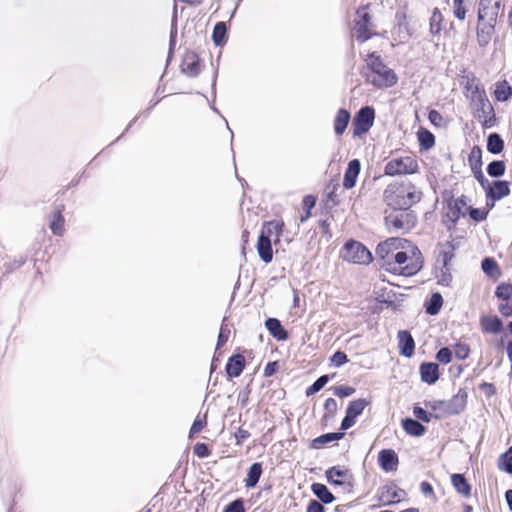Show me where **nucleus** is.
I'll return each instance as SVG.
<instances>
[{
  "label": "nucleus",
  "instance_id": "obj_23",
  "mask_svg": "<svg viewBox=\"0 0 512 512\" xmlns=\"http://www.w3.org/2000/svg\"><path fill=\"white\" fill-rule=\"evenodd\" d=\"M265 327L273 338L278 341H285L289 338L288 331L284 328L281 321L274 317H269L265 321Z\"/></svg>",
  "mask_w": 512,
  "mask_h": 512
},
{
  "label": "nucleus",
  "instance_id": "obj_42",
  "mask_svg": "<svg viewBox=\"0 0 512 512\" xmlns=\"http://www.w3.org/2000/svg\"><path fill=\"white\" fill-rule=\"evenodd\" d=\"M444 18L438 8H434L429 23V31L433 36L439 35L442 30V22Z\"/></svg>",
  "mask_w": 512,
  "mask_h": 512
},
{
  "label": "nucleus",
  "instance_id": "obj_19",
  "mask_svg": "<svg viewBox=\"0 0 512 512\" xmlns=\"http://www.w3.org/2000/svg\"><path fill=\"white\" fill-rule=\"evenodd\" d=\"M463 215L464 214L458 204L448 201L446 204V212L443 215V224L446 226L448 231H452L455 229L458 220Z\"/></svg>",
  "mask_w": 512,
  "mask_h": 512
},
{
  "label": "nucleus",
  "instance_id": "obj_52",
  "mask_svg": "<svg viewBox=\"0 0 512 512\" xmlns=\"http://www.w3.org/2000/svg\"><path fill=\"white\" fill-rule=\"evenodd\" d=\"M469 217L475 222H482L487 219L488 210L485 208L468 207Z\"/></svg>",
  "mask_w": 512,
  "mask_h": 512
},
{
  "label": "nucleus",
  "instance_id": "obj_5",
  "mask_svg": "<svg viewBox=\"0 0 512 512\" xmlns=\"http://www.w3.org/2000/svg\"><path fill=\"white\" fill-rule=\"evenodd\" d=\"M471 105L477 112V117L479 119L482 117L484 118L481 121L482 127L484 129H489L496 125L497 119L494 108L490 103L486 92L478 93V95H476L474 99L471 100Z\"/></svg>",
  "mask_w": 512,
  "mask_h": 512
},
{
  "label": "nucleus",
  "instance_id": "obj_27",
  "mask_svg": "<svg viewBox=\"0 0 512 512\" xmlns=\"http://www.w3.org/2000/svg\"><path fill=\"white\" fill-rule=\"evenodd\" d=\"M182 72L188 77H197L200 73V59L195 53L187 54L182 67Z\"/></svg>",
  "mask_w": 512,
  "mask_h": 512
},
{
  "label": "nucleus",
  "instance_id": "obj_33",
  "mask_svg": "<svg viewBox=\"0 0 512 512\" xmlns=\"http://www.w3.org/2000/svg\"><path fill=\"white\" fill-rule=\"evenodd\" d=\"M228 25L225 21L217 22L213 28L212 40L215 46L222 47L227 42Z\"/></svg>",
  "mask_w": 512,
  "mask_h": 512
},
{
  "label": "nucleus",
  "instance_id": "obj_54",
  "mask_svg": "<svg viewBox=\"0 0 512 512\" xmlns=\"http://www.w3.org/2000/svg\"><path fill=\"white\" fill-rule=\"evenodd\" d=\"M413 414L418 421L424 423H429L432 420V418H434V415L432 413L428 412L426 409L418 405H415L413 407Z\"/></svg>",
  "mask_w": 512,
  "mask_h": 512
},
{
  "label": "nucleus",
  "instance_id": "obj_57",
  "mask_svg": "<svg viewBox=\"0 0 512 512\" xmlns=\"http://www.w3.org/2000/svg\"><path fill=\"white\" fill-rule=\"evenodd\" d=\"M503 302L499 305L498 310L504 317L512 316V297H497Z\"/></svg>",
  "mask_w": 512,
  "mask_h": 512
},
{
  "label": "nucleus",
  "instance_id": "obj_4",
  "mask_svg": "<svg viewBox=\"0 0 512 512\" xmlns=\"http://www.w3.org/2000/svg\"><path fill=\"white\" fill-rule=\"evenodd\" d=\"M343 260L360 265H368L372 262L373 256L370 250L361 242L354 239L348 240L340 251Z\"/></svg>",
  "mask_w": 512,
  "mask_h": 512
},
{
  "label": "nucleus",
  "instance_id": "obj_15",
  "mask_svg": "<svg viewBox=\"0 0 512 512\" xmlns=\"http://www.w3.org/2000/svg\"><path fill=\"white\" fill-rule=\"evenodd\" d=\"M485 194L490 200H500L510 194V184L506 180H494L485 188Z\"/></svg>",
  "mask_w": 512,
  "mask_h": 512
},
{
  "label": "nucleus",
  "instance_id": "obj_43",
  "mask_svg": "<svg viewBox=\"0 0 512 512\" xmlns=\"http://www.w3.org/2000/svg\"><path fill=\"white\" fill-rule=\"evenodd\" d=\"M464 78L466 79L464 87L466 90L471 92V100L474 99L478 93L485 92V90L481 88L479 80L473 73L466 75Z\"/></svg>",
  "mask_w": 512,
  "mask_h": 512
},
{
  "label": "nucleus",
  "instance_id": "obj_37",
  "mask_svg": "<svg viewBox=\"0 0 512 512\" xmlns=\"http://www.w3.org/2000/svg\"><path fill=\"white\" fill-rule=\"evenodd\" d=\"M505 147L504 140L501 135L493 132L487 137V151L493 155L500 154Z\"/></svg>",
  "mask_w": 512,
  "mask_h": 512
},
{
  "label": "nucleus",
  "instance_id": "obj_29",
  "mask_svg": "<svg viewBox=\"0 0 512 512\" xmlns=\"http://www.w3.org/2000/svg\"><path fill=\"white\" fill-rule=\"evenodd\" d=\"M344 435L345 434L343 432H329L322 434L311 441L310 448L316 450L321 449L327 444L342 439Z\"/></svg>",
  "mask_w": 512,
  "mask_h": 512
},
{
  "label": "nucleus",
  "instance_id": "obj_2",
  "mask_svg": "<svg viewBox=\"0 0 512 512\" xmlns=\"http://www.w3.org/2000/svg\"><path fill=\"white\" fill-rule=\"evenodd\" d=\"M421 197L422 192L410 181L395 182L384 191V201L394 210H409Z\"/></svg>",
  "mask_w": 512,
  "mask_h": 512
},
{
  "label": "nucleus",
  "instance_id": "obj_12",
  "mask_svg": "<svg viewBox=\"0 0 512 512\" xmlns=\"http://www.w3.org/2000/svg\"><path fill=\"white\" fill-rule=\"evenodd\" d=\"M380 499L384 506H390L398 503L406 492L399 488L394 482H390L379 488Z\"/></svg>",
  "mask_w": 512,
  "mask_h": 512
},
{
  "label": "nucleus",
  "instance_id": "obj_59",
  "mask_svg": "<svg viewBox=\"0 0 512 512\" xmlns=\"http://www.w3.org/2000/svg\"><path fill=\"white\" fill-rule=\"evenodd\" d=\"M452 351L448 347L440 348L436 353V360L442 364H449L452 361Z\"/></svg>",
  "mask_w": 512,
  "mask_h": 512
},
{
  "label": "nucleus",
  "instance_id": "obj_51",
  "mask_svg": "<svg viewBox=\"0 0 512 512\" xmlns=\"http://www.w3.org/2000/svg\"><path fill=\"white\" fill-rule=\"evenodd\" d=\"M438 284L442 286H450L452 282V274L450 266H441L439 273L436 275Z\"/></svg>",
  "mask_w": 512,
  "mask_h": 512
},
{
  "label": "nucleus",
  "instance_id": "obj_39",
  "mask_svg": "<svg viewBox=\"0 0 512 512\" xmlns=\"http://www.w3.org/2000/svg\"><path fill=\"white\" fill-rule=\"evenodd\" d=\"M176 39H177V11L176 7H174V12L171 20V29H170V36H169V48H168V56H167V63L171 60L174 49L176 46Z\"/></svg>",
  "mask_w": 512,
  "mask_h": 512
},
{
  "label": "nucleus",
  "instance_id": "obj_24",
  "mask_svg": "<svg viewBox=\"0 0 512 512\" xmlns=\"http://www.w3.org/2000/svg\"><path fill=\"white\" fill-rule=\"evenodd\" d=\"M480 326L483 333L498 334L503 330V321L496 315H483L480 317Z\"/></svg>",
  "mask_w": 512,
  "mask_h": 512
},
{
  "label": "nucleus",
  "instance_id": "obj_18",
  "mask_svg": "<svg viewBox=\"0 0 512 512\" xmlns=\"http://www.w3.org/2000/svg\"><path fill=\"white\" fill-rule=\"evenodd\" d=\"M360 171L361 162L359 159H352L348 162L343 178V187L345 189H352L356 185Z\"/></svg>",
  "mask_w": 512,
  "mask_h": 512
},
{
  "label": "nucleus",
  "instance_id": "obj_22",
  "mask_svg": "<svg viewBox=\"0 0 512 512\" xmlns=\"http://www.w3.org/2000/svg\"><path fill=\"white\" fill-rule=\"evenodd\" d=\"M494 22L489 20H484L483 22H478L477 27V41L480 47H485L489 44L492 39V35L495 30Z\"/></svg>",
  "mask_w": 512,
  "mask_h": 512
},
{
  "label": "nucleus",
  "instance_id": "obj_38",
  "mask_svg": "<svg viewBox=\"0 0 512 512\" xmlns=\"http://www.w3.org/2000/svg\"><path fill=\"white\" fill-rule=\"evenodd\" d=\"M420 150L427 151L435 145L434 134L426 128L421 127L417 132Z\"/></svg>",
  "mask_w": 512,
  "mask_h": 512
},
{
  "label": "nucleus",
  "instance_id": "obj_64",
  "mask_svg": "<svg viewBox=\"0 0 512 512\" xmlns=\"http://www.w3.org/2000/svg\"><path fill=\"white\" fill-rule=\"evenodd\" d=\"M324 409H325V418L327 416H330V417H334L337 413V410H338V405H337V402L334 398H328L326 399L325 403H324Z\"/></svg>",
  "mask_w": 512,
  "mask_h": 512
},
{
  "label": "nucleus",
  "instance_id": "obj_31",
  "mask_svg": "<svg viewBox=\"0 0 512 512\" xmlns=\"http://www.w3.org/2000/svg\"><path fill=\"white\" fill-rule=\"evenodd\" d=\"M263 473L262 463L254 462L247 471V476L244 479L245 487L247 489L254 488Z\"/></svg>",
  "mask_w": 512,
  "mask_h": 512
},
{
  "label": "nucleus",
  "instance_id": "obj_40",
  "mask_svg": "<svg viewBox=\"0 0 512 512\" xmlns=\"http://www.w3.org/2000/svg\"><path fill=\"white\" fill-rule=\"evenodd\" d=\"M483 272L489 277H498L501 274L497 261L492 257H485L481 262Z\"/></svg>",
  "mask_w": 512,
  "mask_h": 512
},
{
  "label": "nucleus",
  "instance_id": "obj_3",
  "mask_svg": "<svg viewBox=\"0 0 512 512\" xmlns=\"http://www.w3.org/2000/svg\"><path fill=\"white\" fill-rule=\"evenodd\" d=\"M367 68L371 70L375 76L372 78L367 76L366 81L377 88H389L394 86L398 77L396 73L383 62L380 55L371 52L366 58Z\"/></svg>",
  "mask_w": 512,
  "mask_h": 512
},
{
  "label": "nucleus",
  "instance_id": "obj_61",
  "mask_svg": "<svg viewBox=\"0 0 512 512\" xmlns=\"http://www.w3.org/2000/svg\"><path fill=\"white\" fill-rule=\"evenodd\" d=\"M330 362L335 367H341L344 364L348 363L349 359L343 351L338 350L330 357Z\"/></svg>",
  "mask_w": 512,
  "mask_h": 512
},
{
  "label": "nucleus",
  "instance_id": "obj_10",
  "mask_svg": "<svg viewBox=\"0 0 512 512\" xmlns=\"http://www.w3.org/2000/svg\"><path fill=\"white\" fill-rule=\"evenodd\" d=\"M356 15L359 18L355 22L356 39L360 43H364L373 36L369 30V26L371 24V15L368 12V5L359 7L356 11Z\"/></svg>",
  "mask_w": 512,
  "mask_h": 512
},
{
  "label": "nucleus",
  "instance_id": "obj_47",
  "mask_svg": "<svg viewBox=\"0 0 512 512\" xmlns=\"http://www.w3.org/2000/svg\"><path fill=\"white\" fill-rule=\"evenodd\" d=\"M330 380V376L325 374L318 377L305 391V395L310 397L319 392Z\"/></svg>",
  "mask_w": 512,
  "mask_h": 512
},
{
  "label": "nucleus",
  "instance_id": "obj_1",
  "mask_svg": "<svg viewBox=\"0 0 512 512\" xmlns=\"http://www.w3.org/2000/svg\"><path fill=\"white\" fill-rule=\"evenodd\" d=\"M423 264L424 258L420 249L409 241L404 251H396L390 259L382 264V267L389 272L408 277L417 274L422 269Z\"/></svg>",
  "mask_w": 512,
  "mask_h": 512
},
{
  "label": "nucleus",
  "instance_id": "obj_11",
  "mask_svg": "<svg viewBox=\"0 0 512 512\" xmlns=\"http://www.w3.org/2000/svg\"><path fill=\"white\" fill-rule=\"evenodd\" d=\"M409 240L400 237H391L383 242H380L376 248V255L383 261V263L391 258L398 249H406Z\"/></svg>",
  "mask_w": 512,
  "mask_h": 512
},
{
  "label": "nucleus",
  "instance_id": "obj_50",
  "mask_svg": "<svg viewBox=\"0 0 512 512\" xmlns=\"http://www.w3.org/2000/svg\"><path fill=\"white\" fill-rule=\"evenodd\" d=\"M339 188V184H334L332 186V189L326 194L325 199H323V204L325 209L331 210L335 206L339 204V201L337 199L336 191Z\"/></svg>",
  "mask_w": 512,
  "mask_h": 512
},
{
  "label": "nucleus",
  "instance_id": "obj_8",
  "mask_svg": "<svg viewBox=\"0 0 512 512\" xmlns=\"http://www.w3.org/2000/svg\"><path fill=\"white\" fill-rule=\"evenodd\" d=\"M325 478L330 485L343 486L348 491L354 487V476L345 466H332L325 471Z\"/></svg>",
  "mask_w": 512,
  "mask_h": 512
},
{
  "label": "nucleus",
  "instance_id": "obj_21",
  "mask_svg": "<svg viewBox=\"0 0 512 512\" xmlns=\"http://www.w3.org/2000/svg\"><path fill=\"white\" fill-rule=\"evenodd\" d=\"M439 376V367L437 363L423 362L420 365V377L422 382L428 385L435 384L438 381Z\"/></svg>",
  "mask_w": 512,
  "mask_h": 512
},
{
  "label": "nucleus",
  "instance_id": "obj_9",
  "mask_svg": "<svg viewBox=\"0 0 512 512\" xmlns=\"http://www.w3.org/2000/svg\"><path fill=\"white\" fill-rule=\"evenodd\" d=\"M375 110L372 106H364L355 114L352 122L353 136H362L373 126Z\"/></svg>",
  "mask_w": 512,
  "mask_h": 512
},
{
  "label": "nucleus",
  "instance_id": "obj_46",
  "mask_svg": "<svg viewBox=\"0 0 512 512\" xmlns=\"http://www.w3.org/2000/svg\"><path fill=\"white\" fill-rule=\"evenodd\" d=\"M486 171L490 177L500 178L506 171L505 162L502 160H493L487 165Z\"/></svg>",
  "mask_w": 512,
  "mask_h": 512
},
{
  "label": "nucleus",
  "instance_id": "obj_45",
  "mask_svg": "<svg viewBox=\"0 0 512 512\" xmlns=\"http://www.w3.org/2000/svg\"><path fill=\"white\" fill-rule=\"evenodd\" d=\"M498 468L512 475V446L499 456Z\"/></svg>",
  "mask_w": 512,
  "mask_h": 512
},
{
  "label": "nucleus",
  "instance_id": "obj_44",
  "mask_svg": "<svg viewBox=\"0 0 512 512\" xmlns=\"http://www.w3.org/2000/svg\"><path fill=\"white\" fill-rule=\"evenodd\" d=\"M424 405L426 408H429L432 411L439 412L433 414L434 418L437 420H440L443 417L447 416V414L445 413V400H425Z\"/></svg>",
  "mask_w": 512,
  "mask_h": 512
},
{
  "label": "nucleus",
  "instance_id": "obj_34",
  "mask_svg": "<svg viewBox=\"0 0 512 512\" xmlns=\"http://www.w3.org/2000/svg\"><path fill=\"white\" fill-rule=\"evenodd\" d=\"M441 250L438 254L437 262H441L443 266H450V262L455 257L456 245L452 241L440 244Z\"/></svg>",
  "mask_w": 512,
  "mask_h": 512
},
{
  "label": "nucleus",
  "instance_id": "obj_36",
  "mask_svg": "<svg viewBox=\"0 0 512 512\" xmlns=\"http://www.w3.org/2000/svg\"><path fill=\"white\" fill-rule=\"evenodd\" d=\"M442 305V295L439 292H434L424 303L425 312L430 316H435L440 312Z\"/></svg>",
  "mask_w": 512,
  "mask_h": 512
},
{
  "label": "nucleus",
  "instance_id": "obj_6",
  "mask_svg": "<svg viewBox=\"0 0 512 512\" xmlns=\"http://www.w3.org/2000/svg\"><path fill=\"white\" fill-rule=\"evenodd\" d=\"M399 213H391L385 217L387 228L392 231H410L417 223V217L413 211L400 210Z\"/></svg>",
  "mask_w": 512,
  "mask_h": 512
},
{
  "label": "nucleus",
  "instance_id": "obj_20",
  "mask_svg": "<svg viewBox=\"0 0 512 512\" xmlns=\"http://www.w3.org/2000/svg\"><path fill=\"white\" fill-rule=\"evenodd\" d=\"M398 348L402 356L410 358L415 351V341L408 330L398 332Z\"/></svg>",
  "mask_w": 512,
  "mask_h": 512
},
{
  "label": "nucleus",
  "instance_id": "obj_35",
  "mask_svg": "<svg viewBox=\"0 0 512 512\" xmlns=\"http://www.w3.org/2000/svg\"><path fill=\"white\" fill-rule=\"evenodd\" d=\"M451 482L454 489L462 496L469 497L471 495V485L463 474H452Z\"/></svg>",
  "mask_w": 512,
  "mask_h": 512
},
{
  "label": "nucleus",
  "instance_id": "obj_25",
  "mask_svg": "<svg viewBox=\"0 0 512 512\" xmlns=\"http://www.w3.org/2000/svg\"><path fill=\"white\" fill-rule=\"evenodd\" d=\"M284 227V222L280 220H271L264 222L261 232L259 235H263L268 239H271L275 235L274 243L277 244L280 241V235Z\"/></svg>",
  "mask_w": 512,
  "mask_h": 512
},
{
  "label": "nucleus",
  "instance_id": "obj_62",
  "mask_svg": "<svg viewBox=\"0 0 512 512\" xmlns=\"http://www.w3.org/2000/svg\"><path fill=\"white\" fill-rule=\"evenodd\" d=\"M495 297H512V284L507 282L500 283L496 287Z\"/></svg>",
  "mask_w": 512,
  "mask_h": 512
},
{
  "label": "nucleus",
  "instance_id": "obj_32",
  "mask_svg": "<svg viewBox=\"0 0 512 512\" xmlns=\"http://www.w3.org/2000/svg\"><path fill=\"white\" fill-rule=\"evenodd\" d=\"M311 491L317 497L318 501L323 504H331L335 501V496L327 486L322 483H313L311 485Z\"/></svg>",
  "mask_w": 512,
  "mask_h": 512
},
{
  "label": "nucleus",
  "instance_id": "obj_49",
  "mask_svg": "<svg viewBox=\"0 0 512 512\" xmlns=\"http://www.w3.org/2000/svg\"><path fill=\"white\" fill-rule=\"evenodd\" d=\"M468 162L470 165V168H478L482 167L483 161H482V149L480 146L475 145L468 156Z\"/></svg>",
  "mask_w": 512,
  "mask_h": 512
},
{
  "label": "nucleus",
  "instance_id": "obj_7",
  "mask_svg": "<svg viewBox=\"0 0 512 512\" xmlns=\"http://www.w3.org/2000/svg\"><path fill=\"white\" fill-rule=\"evenodd\" d=\"M419 166L415 158L411 156L394 158L386 163L384 168L385 175H407L418 171Z\"/></svg>",
  "mask_w": 512,
  "mask_h": 512
},
{
  "label": "nucleus",
  "instance_id": "obj_14",
  "mask_svg": "<svg viewBox=\"0 0 512 512\" xmlns=\"http://www.w3.org/2000/svg\"><path fill=\"white\" fill-rule=\"evenodd\" d=\"M466 403L467 392L461 388L451 399L445 400V413L447 415H457L465 409Z\"/></svg>",
  "mask_w": 512,
  "mask_h": 512
},
{
  "label": "nucleus",
  "instance_id": "obj_48",
  "mask_svg": "<svg viewBox=\"0 0 512 512\" xmlns=\"http://www.w3.org/2000/svg\"><path fill=\"white\" fill-rule=\"evenodd\" d=\"M370 404V401H368L367 399L365 398H360V399H356V400H353V401H350L348 406H347V410L349 412H352V414H354L355 416H360L364 409Z\"/></svg>",
  "mask_w": 512,
  "mask_h": 512
},
{
  "label": "nucleus",
  "instance_id": "obj_55",
  "mask_svg": "<svg viewBox=\"0 0 512 512\" xmlns=\"http://www.w3.org/2000/svg\"><path fill=\"white\" fill-rule=\"evenodd\" d=\"M64 217L58 211L55 219L50 223V229L54 235L61 236L63 233Z\"/></svg>",
  "mask_w": 512,
  "mask_h": 512
},
{
  "label": "nucleus",
  "instance_id": "obj_17",
  "mask_svg": "<svg viewBox=\"0 0 512 512\" xmlns=\"http://www.w3.org/2000/svg\"><path fill=\"white\" fill-rule=\"evenodd\" d=\"M245 365V357L242 354L236 353L230 356L225 366L227 378L232 379L239 377L245 369Z\"/></svg>",
  "mask_w": 512,
  "mask_h": 512
},
{
  "label": "nucleus",
  "instance_id": "obj_28",
  "mask_svg": "<svg viewBox=\"0 0 512 512\" xmlns=\"http://www.w3.org/2000/svg\"><path fill=\"white\" fill-rule=\"evenodd\" d=\"M403 430L411 436L420 437L425 434L427 428L417 419L406 417L402 420Z\"/></svg>",
  "mask_w": 512,
  "mask_h": 512
},
{
  "label": "nucleus",
  "instance_id": "obj_16",
  "mask_svg": "<svg viewBox=\"0 0 512 512\" xmlns=\"http://www.w3.org/2000/svg\"><path fill=\"white\" fill-rule=\"evenodd\" d=\"M399 464L397 453L390 448L382 449L378 453V465L385 472L395 471Z\"/></svg>",
  "mask_w": 512,
  "mask_h": 512
},
{
  "label": "nucleus",
  "instance_id": "obj_56",
  "mask_svg": "<svg viewBox=\"0 0 512 512\" xmlns=\"http://www.w3.org/2000/svg\"><path fill=\"white\" fill-rule=\"evenodd\" d=\"M225 320H226V318L223 319L221 327H220V331H219L217 343H216V351L218 349H220L222 346H224L225 343L228 341L230 330L227 327V325L224 323Z\"/></svg>",
  "mask_w": 512,
  "mask_h": 512
},
{
  "label": "nucleus",
  "instance_id": "obj_13",
  "mask_svg": "<svg viewBox=\"0 0 512 512\" xmlns=\"http://www.w3.org/2000/svg\"><path fill=\"white\" fill-rule=\"evenodd\" d=\"M492 0H480L478 8V22L489 20L496 23L499 10L501 8V1L496 0L492 6H490Z\"/></svg>",
  "mask_w": 512,
  "mask_h": 512
},
{
  "label": "nucleus",
  "instance_id": "obj_58",
  "mask_svg": "<svg viewBox=\"0 0 512 512\" xmlns=\"http://www.w3.org/2000/svg\"><path fill=\"white\" fill-rule=\"evenodd\" d=\"M455 357L459 360H465L469 357L470 347L466 343L458 342L454 345Z\"/></svg>",
  "mask_w": 512,
  "mask_h": 512
},
{
  "label": "nucleus",
  "instance_id": "obj_30",
  "mask_svg": "<svg viewBox=\"0 0 512 512\" xmlns=\"http://www.w3.org/2000/svg\"><path fill=\"white\" fill-rule=\"evenodd\" d=\"M351 119L350 112L340 108L334 119V132L337 136L343 135Z\"/></svg>",
  "mask_w": 512,
  "mask_h": 512
},
{
  "label": "nucleus",
  "instance_id": "obj_41",
  "mask_svg": "<svg viewBox=\"0 0 512 512\" xmlns=\"http://www.w3.org/2000/svg\"><path fill=\"white\" fill-rule=\"evenodd\" d=\"M494 95L497 101L506 102L512 96V87L507 81L497 83Z\"/></svg>",
  "mask_w": 512,
  "mask_h": 512
},
{
  "label": "nucleus",
  "instance_id": "obj_26",
  "mask_svg": "<svg viewBox=\"0 0 512 512\" xmlns=\"http://www.w3.org/2000/svg\"><path fill=\"white\" fill-rule=\"evenodd\" d=\"M257 252L260 259L265 264L270 263L273 259L272 240L263 235H259L257 241Z\"/></svg>",
  "mask_w": 512,
  "mask_h": 512
},
{
  "label": "nucleus",
  "instance_id": "obj_53",
  "mask_svg": "<svg viewBox=\"0 0 512 512\" xmlns=\"http://www.w3.org/2000/svg\"><path fill=\"white\" fill-rule=\"evenodd\" d=\"M222 512H246L245 501L243 498H237L224 506Z\"/></svg>",
  "mask_w": 512,
  "mask_h": 512
},
{
  "label": "nucleus",
  "instance_id": "obj_60",
  "mask_svg": "<svg viewBox=\"0 0 512 512\" xmlns=\"http://www.w3.org/2000/svg\"><path fill=\"white\" fill-rule=\"evenodd\" d=\"M355 392H356V389L354 387L347 386V385H339V386H335L333 388L334 395H336L340 398L349 397V396L353 395Z\"/></svg>",
  "mask_w": 512,
  "mask_h": 512
},
{
  "label": "nucleus",
  "instance_id": "obj_63",
  "mask_svg": "<svg viewBox=\"0 0 512 512\" xmlns=\"http://www.w3.org/2000/svg\"><path fill=\"white\" fill-rule=\"evenodd\" d=\"M193 452L199 458H206L211 454L209 446L205 443H196L193 447Z\"/></svg>",
  "mask_w": 512,
  "mask_h": 512
}]
</instances>
